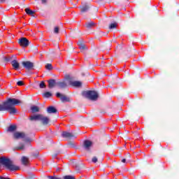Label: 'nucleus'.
<instances>
[{"mask_svg":"<svg viewBox=\"0 0 179 179\" xmlns=\"http://www.w3.org/2000/svg\"><path fill=\"white\" fill-rule=\"evenodd\" d=\"M93 146V142L90 140H85L83 143V148L87 152L90 151V148Z\"/></svg>","mask_w":179,"mask_h":179,"instance_id":"10","label":"nucleus"},{"mask_svg":"<svg viewBox=\"0 0 179 179\" xmlns=\"http://www.w3.org/2000/svg\"><path fill=\"white\" fill-rule=\"evenodd\" d=\"M98 3H99V5H101V3L100 2H99Z\"/></svg>","mask_w":179,"mask_h":179,"instance_id":"47","label":"nucleus"},{"mask_svg":"<svg viewBox=\"0 0 179 179\" xmlns=\"http://www.w3.org/2000/svg\"><path fill=\"white\" fill-rule=\"evenodd\" d=\"M13 138L15 141L22 139L23 143H20L19 145L15 147V150H24L27 146L31 145V138L29 137V135L24 131H15L13 134Z\"/></svg>","mask_w":179,"mask_h":179,"instance_id":"1","label":"nucleus"},{"mask_svg":"<svg viewBox=\"0 0 179 179\" xmlns=\"http://www.w3.org/2000/svg\"><path fill=\"white\" fill-rule=\"evenodd\" d=\"M18 44L21 47L26 48V47H29V45H30V41L27 38L22 37L18 40Z\"/></svg>","mask_w":179,"mask_h":179,"instance_id":"7","label":"nucleus"},{"mask_svg":"<svg viewBox=\"0 0 179 179\" xmlns=\"http://www.w3.org/2000/svg\"><path fill=\"white\" fill-rule=\"evenodd\" d=\"M32 157H38V151H35L31 154Z\"/></svg>","mask_w":179,"mask_h":179,"instance_id":"30","label":"nucleus"},{"mask_svg":"<svg viewBox=\"0 0 179 179\" xmlns=\"http://www.w3.org/2000/svg\"><path fill=\"white\" fill-rule=\"evenodd\" d=\"M39 87L40 89L45 88V83H44V81H41V83L39 84Z\"/></svg>","mask_w":179,"mask_h":179,"instance_id":"29","label":"nucleus"},{"mask_svg":"<svg viewBox=\"0 0 179 179\" xmlns=\"http://www.w3.org/2000/svg\"><path fill=\"white\" fill-rule=\"evenodd\" d=\"M1 165L10 171H17V170H20V167L13 164V162H12L10 159L6 158V157H0V167Z\"/></svg>","mask_w":179,"mask_h":179,"instance_id":"3","label":"nucleus"},{"mask_svg":"<svg viewBox=\"0 0 179 179\" xmlns=\"http://www.w3.org/2000/svg\"><path fill=\"white\" fill-rule=\"evenodd\" d=\"M119 4H120V2L115 1V5H119Z\"/></svg>","mask_w":179,"mask_h":179,"instance_id":"44","label":"nucleus"},{"mask_svg":"<svg viewBox=\"0 0 179 179\" xmlns=\"http://www.w3.org/2000/svg\"><path fill=\"white\" fill-rule=\"evenodd\" d=\"M92 163H97V162H98L97 157H93L92 159Z\"/></svg>","mask_w":179,"mask_h":179,"instance_id":"36","label":"nucleus"},{"mask_svg":"<svg viewBox=\"0 0 179 179\" xmlns=\"http://www.w3.org/2000/svg\"><path fill=\"white\" fill-rule=\"evenodd\" d=\"M79 8L80 9L81 13H85L90 9L91 6L90 3L87 1H83L81 3V6Z\"/></svg>","mask_w":179,"mask_h":179,"instance_id":"5","label":"nucleus"},{"mask_svg":"<svg viewBox=\"0 0 179 179\" xmlns=\"http://www.w3.org/2000/svg\"><path fill=\"white\" fill-rule=\"evenodd\" d=\"M15 55L13 56H8V57H4L3 59L5 61V62H12V61H13V59H15Z\"/></svg>","mask_w":179,"mask_h":179,"instance_id":"22","label":"nucleus"},{"mask_svg":"<svg viewBox=\"0 0 179 179\" xmlns=\"http://www.w3.org/2000/svg\"><path fill=\"white\" fill-rule=\"evenodd\" d=\"M83 96L86 97L87 99H89V100H92V101H97V99H99V93L96 91L93 90H88L85 91L83 93Z\"/></svg>","mask_w":179,"mask_h":179,"instance_id":"4","label":"nucleus"},{"mask_svg":"<svg viewBox=\"0 0 179 179\" xmlns=\"http://www.w3.org/2000/svg\"><path fill=\"white\" fill-rule=\"evenodd\" d=\"M64 179H75V177L72 176H65L63 178Z\"/></svg>","mask_w":179,"mask_h":179,"instance_id":"34","label":"nucleus"},{"mask_svg":"<svg viewBox=\"0 0 179 179\" xmlns=\"http://www.w3.org/2000/svg\"><path fill=\"white\" fill-rule=\"evenodd\" d=\"M16 22V18L13 19V23L12 24H15V22Z\"/></svg>","mask_w":179,"mask_h":179,"instance_id":"43","label":"nucleus"},{"mask_svg":"<svg viewBox=\"0 0 179 179\" xmlns=\"http://www.w3.org/2000/svg\"><path fill=\"white\" fill-rule=\"evenodd\" d=\"M79 48H80L81 52H83V51H85V50H87V48L86 47V45H85V43L83 45H80Z\"/></svg>","mask_w":179,"mask_h":179,"instance_id":"26","label":"nucleus"},{"mask_svg":"<svg viewBox=\"0 0 179 179\" xmlns=\"http://www.w3.org/2000/svg\"><path fill=\"white\" fill-rule=\"evenodd\" d=\"M31 50H32V51H33L34 52H35V53L38 52V50L37 49V47H36V46H32V47H31Z\"/></svg>","mask_w":179,"mask_h":179,"instance_id":"33","label":"nucleus"},{"mask_svg":"<svg viewBox=\"0 0 179 179\" xmlns=\"http://www.w3.org/2000/svg\"><path fill=\"white\" fill-rule=\"evenodd\" d=\"M59 153H61V152H58L57 153H54L52 155V157H57V156H58Z\"/></svg>","mask_w":179,"mask_h":179,"instance_id":"40","label":"nucleus"},{"mask_svg":"<svg viewBox=\"0 0 179 179\" xmlns=\"http://www.w3.org/2000/svg\"><path fill=\"white\" fill-rule=\"evenodd\" d=\"M70 3H73V1H70Z\"/></svg>","mask_w":179,"mask_h":179,"instance_id":"46","label":"nucleus"},{"mask_svg":"<svg viewBox=\"0 0 179 179\" xmlns=\"http://www.w3.org/2000/svg\"><path fill=\"white\" fill-rule=\"evenodd\" d=\"M68 145L70 147V148H75V143L72 141L69 142Z\"/></svg>","mask_w":179,"mask_h":179,"instance_id":"37","label":"nucleus"},{"mask_svg":"<svg viewBox=\"0 0 179 179\" xmlns=\"http://www.w3.org/2000/svg\"><path fill=\"white\" fill-rule=\"evenodd\" d=\"M94 26H96V23H94L93 21L85 22V27L88 30H90V29H93Z\"/></svg>","mask_w":179,"mask_h":179,"instance_id":"16","label":"nucleus"},{"mask_svg":"<svg viewBox=\"0 0 179 179\" xmlns=\"http://www.w3.org/2000/svg\"><path fill=\"white\" fill-rule=\"evenodd\" d=\"M57 85L58 86L59 89H65L68 86V85L65 83V81H59L57 83Z\"/></svg>","mask_w":179,"mask_h":179,"instance_id":"18","label":"nucleus"},{"mask_svg":"<svg viewBox=\"0 0 179 179\" xmlns=\"http://www.w3.org/2000/svg\"><path fill=\"white\" fill-rule=\"evenodd\" d=\"M118 24H117V22H114V23H111L109 25V29L110 30H113V29H117V26Z\"/></svg>","mask_w":179,"mask_h":179,"instance_id":"25","label":"nucleus"},{"mask_svg":"<svg viewBox=\"0 0 179 179\" xmlns=\"http://www.w3.org/2000/svg\"><path fill=\"white\" fill-rule=\"evenodd\" d=\"M16 129H17V127L16 125H10L7 129V132H15Z\"/></svg>","mask_w":179,"mask_h":179,"instance_id":"20","label":"nucleus"},{"mask_svg":"<svg viewBox=\"0 0 179 179\" xmlns=\"http://www.w3.org/2000/svg\"><path fill=\"white\" fill-rule=\"evenodd\" d=\"M31 111L34 114V113H38L40 111V108L36 106H31Z\"/></svg>","mask_w":179,"mask_h":179,"instance_id":"23","label":"nucleus"},{"mask_svg":"<svg viewBox=\"0 0 179 179\" xmlns=\"http://www.w3.org/2000/svg\"><path fill=\"white\" fill-rule=\"evenodd\" d=\"M21 162L23 166H27L29 164V157L25 156L22 157Z\"/></svg>","mask_w":179,"mask_h":179,"instance_id":"21","label":"nucleus"},{"mask_svg":"<svg viewBox=\"0 0 179 179\" xmlns=\"http://www.w3.org/2000/svg\"><path fill=\"white\" fill-rule=\"evenodd\" d=\"M47 113L48 114H57V113H58V110H57L54 106H49L47 108Z\"/></svg>","mask_w":179,"mask_h":179,"instance_id":"14","label":"nucleus"},{"mask_svg":"<svg viewBox=\"0 0 179 179\" xmlns=\"http://www.w3.org/2000/svg\"><path fill=\"white\" fill-rule=\"evenodd\" d=\"M45 69H48V71H52V64H47L45 65Z\"/></svg>","mask_w":179,"mask_h":179,"instance_id":"28","label":"nucleus"},{"mask_svg":"<svg viewBox=\"0 0 179 179\" xmlns=\"http://www.w3.org/2000/svg\"><path fill=\"white\" fill-rule=\"evenodd\" d=\"M41 114L34 115L30 116L29 120L30 121H40V117Z\"/></svg>","mask_w":179,"mask_h":179,"instance_id":"19","label":"nucleus"},{"mask_svg":"<svg viewBox=\"0 0 179 179\" xmlns=\"http://www.w3.org/2000/svg\"><path fill=\"white\" fill-rule=\"evenodd\" d=\"M70 85L74 87H82V82L80 81L70 82Z\"/></svg>","mask_w":179,"mask_h":179,"instance_id":"17","label":"nucleus"},{"mask_svg":"<svg viewBox=\"0 0 179 179\" xmlns=\"http://www.w3.org/2000/svg\"><path fill=\"white\" fill-rule=\"evenodd\" d=\"M21 103L22 101L19 99L8 98L2 104H0V111H8L11 115H15L17 113L15 106H17Z\"/></svg>","mask_w":179,"mask_h":179,"instance_id":"2","label":"nucleus"},{"mask_svg":"<svg viewBox=\"0 0 179 179\" xmlns=\"http://www.w3.org/2000/svg\"><path fill=\"white\" fill-rule=\"evenodd\" d=\"M48 178L49 179H62V178H59L58 176H48Z\"/></svg>","mask_w":179,"mask_h":179,"instance_id":"35","label":"nucleus"},{"mask_svg":"<svg viewBox=\"0 0 179 179\" xmlns=\"http://www.w3.org/2000/svg\"><path fill=\"white\" fill-rule=\"evenodd\" d=\"M0 3H3V1H0Z\"/></svg>","mask_w":179,"mask_h":179,"instance_id":"45","label":"nucleus"},{"mask_svg":"<svg viewBox=\"0 0 179 179\" xmlns=\"http://www.w3.org/2000/svg\"><path fill=\"white\" fill-rule=\"evenodd\" d=\"M118 76L117 75L111 76L108 78L110 85H117L118 83Z\"/></svg>","mask_w":179,"mask_h":179,"instance_id":"11","label":"nucleus"},{"mask_svg":"<svg viewBox=\"0 0 179 179\" xmlns=\"http://www.w3.org/2000/svg\"><path fill=\"white\" fill-rule=\"evenodd\" d=\"M11 65L13 68L15 69V71H17V69L20 68V64H19V62H17V57H16V56H14V59L11 61Z\"/></svg>","mask_w":179,"mask_h":179,"instance_id":"12","label":"nucleus"},{"mask_svg":"<svg viewBox=\"0 0 179 179\" xmlns=\"http://www.w3.org/2000/svg\"><path fill=\"white\" fill-rule=\"evenodd\" d=\"M42 5H47V1H42Z\"/></svg>","mask_w":179,"mask_h":179,"instance_id":"42","label":"nucleus"},{"mask_svg":"<svg viewBox=\"0 0 179 179\" xmlns=\"http://www.w3.org/2000/svg\"><path fill=\"white\" fill-rule=\"evenodd\" d=\"M27 15H34V11L30 10V8H25Z\"/></svg>","mask_w":179,"mask_h":179,"instance_id":"27","label":"nucleus"},{"mask_svg":"<svg viewBox=\"0 0 179 179\" xmlns=\"http://www.w3.org/2000/svg\"><path fill=\"white\" fill-rule=\"evenodd\" d=\"M54 33L55 34H58V33H59V27H55L54 29Z\"/></svg>","mask_w":179,"mask_h":179,"instance_id":"31","label":"nucleus"},{"mask_svg":"<svg viewBox=\"0 0 179 179\" xmlns=\"http://www.w3.org/2000/svg\"><path fill=\"white\" fill-rule=\"evenodd\" d=\"M98 54H99V53H97L96 52L92 51V55H93V57H97Z\"/></svg>","mask_w":179,"mask_h":179,"instance_id":"39","label":"nucleus"},{"mask_svg":"<svg viewBox=\"0 0 179 179\" xmlns=\"http://www.w3.org/2000/svg\"><path fill=\"white\" fill-rule=\"evenodd\" d=\"M43 96L45 99H48V98L51 97V96H52V94H51V92H46L43 94Z\"/></svg>","mask_w":179,"mask_h":179,"instance_id":"24","label":"nucleus"},{"mask_svg":"<svg viewBox=\"0 0 179 179\" xmlns=\"http://www.w3.org/2000/svg\"><path fill=\"white\" fill-rule=\"evenodd\" d=\"M48 87L49 89H52V87H55L57 85V81L54 79H50L48 80Z\"/></svg>","mask_w":179,"mask_h":179,"instance_id":"15","label":"nucleus"},{"mask_svg":"<svg viewBox=\"0 0 179 179\" xmlns=\"http://www.w3.org/2000/svg\"><path fill=\"white\" fill-rule=\"evenodd\" d=\"M17 86H24V83L22 80H19L17 82Z\"/></svg>","mask_w":179,"mask_h":179,"instance_id":"32","label":"nucleus"},{"mask_svg":"<svg viewBox=\"0 0 179 179\" xmlns=\"http://www.w3.org/2000/svg\"><path fill=\"white\" fill-rule=\"evenodd\" d=\"M43 1H45V0H43Z\"/></svg>","mask_w":179,"mask_h":179,"instance_id":"49","label":"nucleus"},{"mask_svg":"<svg viewBox=\"0 0 179 179\" xmlns=\"http://www.w3.org/2000/svg\"><path fill=\"white\" fill-rule=\"evenodd\" d=\"M22 65L27 71H34V63L30 61L22 62Z\"/></svg>","mask_w":179,"mask_h":179,"instance_id":"6","label":"nucleus"},{"mask_svg":"<svg viewBox=\"0 0 179 179\" xmlns=\"http://www.w3.org/2000/svg\"><path fill=\"white\" fill-rule=\"evenodd\" d=\"M39 121L43 125H48V124L50 123V118L41 114Z\"/></svg>","mask_w":179,"mask_h":179,"instance_id":"13","label":"nucleus"},{"mask_svg":"<svg viewBox=\"0 0 179 179\" xmlns=\"http://www.w3.org/2000/svg\"><path fill=\"white\" fill-rule=\"evenodd\" d=\"M56 96L60 99L62 103H69V101H71V99L69 97L59 92L56 93Z\"/></svg>","mask_w":179,"mask_h":179,"instance_id":"8","label":"nucleus"},{"mask_svg":"<svg viewBox=\"0 0 179 179\" xmlns=\"http://www.w3.org/2000/svg\"><path fill=\"white\" fill-rule=\"evenodd\" d=\"M83 44H85V43H83V40H80L79 41H78V45L80 46V45H83Z\"/></svg>","mask_w":179,"mask_h":179,"instance_id":"38","label":"nucleus"},{"mask_svg":"<svg viewBox=\"0 0 179 179\" xmlns=\"http://www.w3.org/2000/svg\"><path fill=\"white\" fill-rule=\"evenodd\" d=\"M127 134H129V131H127Z\"/></svg>","mask_w":179,"mask_h":179,"instance_id":"48","label":"nucleus"},{"mask_svg":"<svg viewBox=\"0 0 179 179\" xmlns=\"http://www.w3.org/2000/svg\"><path fill=\"white\" fill-rule=\"evenodd\" d=\"M121 162H122V163H127V159L122 158Z\"/></svg>","mask_w":179,"mask_h":179,"instance_id":"41","label":"nucleus"},{"mask_svg":"<svg viewBox=\"0 0 179 179\" xmlns=\"http://www.w3.org/2000/svg\"><path fill=\"white\" fill-rule=\"evenodd\" d=\"M62 138H65L66 139H73V138H76V133H71L68 131H63L62 134Z\"/></svg>","mask_w":179,"mask_h":179,"instance_id":"9","label":"nucleus"}]
</instances>
